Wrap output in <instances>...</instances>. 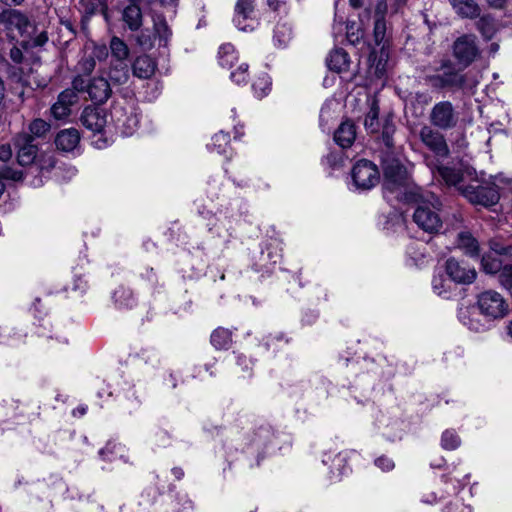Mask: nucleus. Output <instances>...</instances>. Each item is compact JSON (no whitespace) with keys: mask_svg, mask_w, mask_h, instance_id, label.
I'll use <instances>...</instances> for the list:
<instances>
[{"mask_svg":"<svg viewBox=\"0 0 512 512\" xmlns=\"http://www.w3.org/2000/svg\"><path fill=\"white\" fill-rule=\"evenodd\" d=\"M437 171L447 186L455 187L461 194L462 188H466L465 180H474L476 176V170L473 167L462 163L458 168L439 165Z\"/></svg>","mask_w":512,"mask_h":512,"instance_id":"nucleus-10","label":"nucleus"},{"mask_svg":"<svg viewBox=\"0 0 512 512\" xmlns=\"http://www.w3.org/2000/svg\"><path fill=\"white\" fill-rule=\"evenodd\" d=\"M163 6H176L177 0H159Z\"/></svg>","mask_w":512,"mask_h":512,"instance_id":"nucleus-57","label":"nucleus"},{"mask_svg":"<svg viewBox=\"0 0 512 512\" xmlns=\"http://www.w3.org/2000/svg\"><path fill=\"white\" fill-rule=\"evenodd\" d=\"M476 22L477 30L485 39H492L496 32L495 19L491 15L479 16Z\"/></svg>","mask_w":512,"mask_h":512,"instance_id":"nucleus-31","label":"nucleus"},{"mask_svg":"<svg viewBox=\"0 0 512 512\" xmlns=\"http://www.w3.org/2000/svg\"><path fill=\"white\" fill-rule=\"evenodd\" d=\"M71 113V109L65 107L60 102L56 101L51 107V114L55 119L61 120Z\"/></svg>","mask_w":512,"mask_h":512,"instance_id":"nucleus-44","label":"nucleus"},{"mask_svg":"<svg viewBox=\"0 0 512 512\" xmlns=\"http://www.w3.org/2000/svg\"><path fill=\"white\" fill-rule=\"evenodd\" d=\"M477 305L481 314L488 319L502 318L508 312V304L503 296L493 290L479 294Z\"/></svg>","mask_w":512,"mask_h":512,"instance_id":"nucleus-8","label":"nucleus"},{"mask_svg":"<svg viewBox=\"0 0 512 512\" xmlns=\"http://www.w3.org/2000/svg\"><path fill=\"white\" fill-rule=\"evenodd\" d=\"M462 195L470 203L486 208L496 205L500 199L498 186L494 183L468 184L462 188Z\"/></svg>","mask_w":512,"mask_h":512,"instance_id":"nucleus-7","label":"nucleus"},{"mask_svg":"<svg viewBox=\"0 0 512 512\" xmlns=\"http://www.w3.org/2000/svg\"><path fill=\"white\" fill-rule=\"evenodd\" d=\"M173 474L178 478L180 479L182 476H183V471L181 468H174L173 470Z\"/></svg>","mask_w":512,"mask_h":512,"instance_id":"nucleus-59","label":"nucleus"},{"mask_svg":"<svg viewBox=\"0 0 512 512\" xmlns=\"http://www.w3.org/2000/svg\"><path fill=\"white\" fill-rule=\"evenodd\" d=\"M39 159L36 162L34 168V174L37 177L44 171H50L55 166V160L51 155H39Z\"/></svg>","mask_w":512,"mask_h":512,"instance_id":"nucleus-36","label":"nucleus"},{"mask_svg":"<svg viewBox=\"0 0 512 512\" xmlns=\"http://www.w3.org/2000/svg\"><path fill=\"white\" fill-rule=\"evenodd\" d=\"M395 131H396L395 124L393 123V121L391 119L387 118L383 123L382 133H381L382 141L386 147L385 152H394L395 143H394L393 136L395 134Z\"/></svg>","mask_w":512,"mask_h":512,"instance_id":"nucleus-32","label":"nucleus"},{"mask_svg":"<svg viewBox=\"0 0 512 512\" xmlns=\"http://www.w3.org/2000/svg\"><path fill=\"white\" fill-rule=\"evenodd\" d=\"M13 144L17 148V162L27 167L26 175H34V168L38 155V145L33 142V136L27 133H18L13 138Z\"/></svg>","mask_w":512,"mask_h":512,"instance_id":"nucleus-6","label":"nucleus"},{"mask_svg":"<svg viewBox=\"0 0 512 512\" xmlns=\"http://www.w3.org/2000/svg\"><path fill=\"white\" fill-rule=\"evenodd\" d=\"M445 284L446 281L442 275L434 276L432 280V288L437 295L441 296L444 292H446Z\"/></svg>","mask_w":512,"mask_h":512,"instance_id":"nucleus-48","label":"nucleus"},{"mask_svg":"<svg viewBox=\"0 0 512 512\" xmlns=\"http://www.w3.org/2000/svg\"><path fill=\"white\" fill-rule=\"evenodd\" d=\"M387 13V3L385 0H377L374 6V29L373 36L377 45L384 42L386 37V21L385 15Z\"/></svg>","mask_w":512,"mask_h":512,"instance_id":"nucleus-16","label":"nucleus"},{"mask_svg":"<svg viewBox=\"0 0 512 512\" xmlns=\"http://www.w3.org/2000/svg\"><path fill=\"white\" fill-rule=\"evenodd\" d=\"M508 333L512 337V321L508 325Z\"/></svg>","mask_w":512,"mask_h":512,"instance_id":"nucleus-62","label":"nucleus"},{"mask_svg":"<svg viewBox=\"0 0 512 512\" xmlns=\"http://www.w3.org/2000/svg\"><path fill=\"white\" fill-rule=\"evenodd\" d=\"M9 56H10V59L16 64L22 63L23 59H24L22 49L17 46H13L10 49Z\"/></svg>","mask_w":512,"mask_h":512,"instance_id":"nucleus-51","label":"nucleus"},{"mask_svg":"<svg viewBox=\"0 0 512 512\" xmlns=\"http://www.w3.org/2000/svg\"><path fill=\"white\" fill-rule=\"evenodd\" d=\"M354 185L361 190H369L380 179L377 166L370 160L361 159L355 163L351 171Z\"/></svg>","mask_w":512,"mask_h":512,"instance_id":"nucleus-9","label":"nucleus"},{"mask_svg":"<svg viewBox=\"0 0 512 512\" xmlns=\"http://www.w3.org/2000/svg\"><path fill=\"white\" fill-rule=\"evenodd\" d=\"M154 32L160 39L167 40L169 35V27L164 18L154 21Z\"/></svg>","mask_w":512,"mask_h":512,"instance_id":"nucleus-42","label":"nucleus"},{"mask_svg":"<svg viewBox=\"0 0 512 512\" xmlns=\"http://www.w3.org/2000/svg\"><path fill=\"white\" fill-rule=\"evenodd\" d=\"M498 281L504 288L512 290V265H504L498 275Z\"/></svg>","mask_w":512,"mask_h":512,"instance_id":"nucleus-41","label":"nucleus"},{"mask_svg":"<svg viewBox=\"0 0 512 512\" xmlns=\"http://www.w3.org/2000/svg\"><path fill=\"white\" fill-rule=\"evenodd\" d=\"M95 65H96V61L92 56L82 58L78 64L79 70L86 75H89L92 73V71L95 68Z\"/></svg>","mask_w":512,"mask_h":512,"instance_id":"nucleus-47","label":"nucleus"},{"mask_svg":"<svg viewBox=\"0 0 512 512\" xmlns=\"http://www.w3.org/2000/svg\"><path fill=\"white\" fill-rule=\"evenodd\" d=\"M110 81L116 85H123L129 80V67L126 61H111L108 71Z\"/></svg>","mask_w":512,"mask_h":512,"instance_id":"nucleus-23","label":"nucleus"},{"mask_svg":"<svg viewBox=\"0 0 512 512\" xmlns=\"http://www.w3.org/2000/svg\"><path fill=\"white\" fill-rule=\"evenodd\" d=\"M488 6L492 9L503 10L507 5V0H486Z\"/></svg>","mask_w":512,"mask_h":512,"instance_id":"nucleus-54","label":"nucleus"},{"mask_svg":"<svg viewBox=\"0 0 512 512\" xmlns=\"http://www.w3.org/2000/svg\"><path fill=\"white\" fill-rule=\"evenodd\" d=\"M445 270L450 279L458 284H471L477 276L475 268L455 258L447 259Z\"/></svg>","mask_w":512,"mask_h":512,"instance_id":"nucleus-13","label":"nucleus"},{"mask_svg":"<svg viewBox=\"0 0 512 512\" xmlns=\"http://www.w3.org/2000/svg\"><path fill=\"white\" fill-rule=\"evenodd\" d=\"M41 183H42V180H41V179H39V180L37 181V183H35V185H40Z\"/></svg>","mask_w":512,"mask_h":512,"instance_id":"nucleus-64","label":"nucleus"},{"mask_svg":"<svg viewBox=\"0 0 512 512\" xmlns=\"http://www.w3.org/2000/svg\"><path fill=\"white\" fill-rule=\"evenodd\" d=\"M453 56L463 67L471 65L480 55L477 37L473 34H464L453 43Z\"/></svg>","mask_w":512,"mask_h":512,"instance_id":"nucleus-11","label":"nucleus"},{"mask_svg":"<svg viewBox=\"0 0 512 512\" xmlns=\"http://www.w3.org/2000/svg\"><path fill=\"white\" fill-rule=\"evenodd\" d=\"M248 64L241 63L236 70H233L230 74V78L237 84L245 83L248 79Z\"/></svg>","mask_w":512,"mask_h":512,"instance_id":"nucleus-40","label":"nucleus"},{"mask_svg":"<svg viewBox=\"0 0 512 512\" xmlns=\"http://www.w3.org/2000/svg\"><path fill=\"white\" fill-rule=\"evenodd\" d=\"M455 13L461 18L476 19L481 15V8L475 0H448Z\"/></svg>","mask_w":512,"mask_h":512,"instance_id":"nucleus-19","label":"nucleus"},{"mask_svg":"<svg viewBox=\"0 0 512 512\" xmlns=\"http://www.w3.org/2000/svg\"><path fill=\"white\" fill-rule=\"evenodd\" d=\"M363 36L364 32L360 27H357L356 30L354 31V24H352L351 26H347V40L352 45H357L363 38Z\"/></svg>","mask_w":512,"mask_h":512,"instance_id":"nucleus-43","label":"nucleus"},{"mask_svg":"<svg viewBox=\"0 0 512 512\" xmlns=\"http://www.w3.org/2000/svg\"><path fill=\"white\" fill-rule=\"evenodd\" d=\"M441 131L431 125H424L419 131V138L435 156L447 158L450 155V149Z\"/></svg>","mask_w":512,"mask_h":512,"instance_id":"nucleus-12","label":"nucleus"},{"mask_svg":"<svg viewBox=\"0 0 512 512\" xmlns=\"http://www.w3.org/2000/svg\"><path fill=\"white\" fill-rule=\"evenodd\" d=\"M80 141L79 131L75 128L61 130L55 138V145L57 149L70 152L73 151Z\"/></svg>","mask_w":512,"mask_h":512,"instance_id":"nucleus-20","label":"nucleus"},{"mask_svg":"<svg viewBox=\"0 0 512 512\" xmlns=\"http://www.w3.org/2000/svg\"><path fill=\"white\" fill-rule=\"evenodd\" d=\"M435 73L427 74L425 82L435 90L459 91L466 86V75L456 69L455 64L447 58L441 59Z\"/></svg>","mask_w":512,"mask_h":512,"instance_id":"nucleus-3","label":"nucleus"},{"mask_svg":"<svg viewBox=\"0 0 512 512\" xmlns=\"http://www.w3.org/2000/svg\"><path fill=\"white\" fill-rule=\"evenodd\" d=\"M111 51V61H126L129 57L130 50L128 45L119 37L114 36L109 43Z\"/></svg>","mask_w":512,"mask_h":512,"instance_id":"nucleus-26","label":"nucleus"},{"mask_svg":"<svg viewBox=\"0 0 512 512\" xmlns=\"http://www.w3.org/2000/svg\"><path fill=\"white\" fill-rule=\"evenodd\" d=\"M407 0H397L399 4H404Z\"/></svg>","mask_w":512,"mask_h":512,"instance_id":"nucleus-63","label":"nucleus"},{"mask_svg":"<svg viewBox=\"0 0 512 512\" xmlns=\"http://www.w3.org/2000/svg\"><path fill=\"white\" fill-rule=\"evenodd\" d=\"M349 63V55L342 48L333 50L327 58L328 68L338 73L346 71L349 68Z\"/></svg>","mask_w":512,"mask_h":512,"instance_id":"nucleus-24","label":"nucleus"},{"mask_svg":"<svg viewBox=\"0 0 512 512\" xmlns=\"http://www.w3.org/2000/svg\"><path fill=\"white\" fill-rule=\"evenodd\" d=\"M51 125L41 118L34 119L28 125V131H22L21 133H27L33 136V142L37 138H45L50 131Z\"/></svg>","mask_w":512,"mask_h":512,"instance_id":"nucleus-30","label":"nucleus"},{"mask_svg":"<svg viewBox=\"0 0 512 512\" xmlns=\"http://www.w3.org/2000/svg\"><path fill=\"white\" fill-rule=\"evenodd\" d=\"M349 4L354 9H363L359 13V21L362 26L367 25L370 22L372 11L374 12V6L369 0H349Z\"/></svg>","mask_w":512,"mask_h":512,"instance_id":"nucleus-29","label":"nucleus"},{"mask_svg":"<svg viewBox=\"0 0 512 512\" xmlns=\"http://www.w3.org/2000/svg\"><path fill=\"white\" fill-rule=\"evenodd\" d=\"M131 69L133 76L146 80L155 74L157 63L149 55H140L132 62Z\"/></svg>","mask_w":512,"mask_h":512,"instance_id":"nucleus-17","label":"nucleus"},{"mask_svg":"<svg viewBox=\"0 0 512 512\" xmlns=\"http://www.w3.org/2000/svg\"><path fill=\"white\" fill-rule=\"evenodd\" d=\"M375 464L384 471H389L394 468V462L384 456H381L375 460Z\"/></svg>","mask_w":512,"mask_h":512,"instance_id":"nucleus-50","label":"nucleus"},{"mask_svg":"<svg viewBox=\"0 0 512 512\" xmlns=\"http://www.w3.org/2000/svg\"><path fill=\"white\" fill-rule=\"evenodd\" d=\"M12 157V150L9 144L0 145V160L2 162H7Z\"/></svg>","mask_w":512,"mask_h":512,"instance_id":"nucleus-53","label":"nucleus"},{"mask_svg":"<svg viewBox=\"0 0 512 512\" xmlns=\"http://www.w3.org/2000/svg\"><path fill=\"white\" fill-rule=\"evenodd\" d=\"M469 327H470V329L475 330V331H479L480 330V327L473 323V319H470Z\"/></svg>","mask_w":512,"mask_h":512,"instance_id":"nucleus-61","label":"nucleus"},{"mask_svg":"<svg viewBox=\"0 0 512 512\" xmlns=\"http://www.w3.org/2000/svg\"><path fill=\"white\" fill-rule=\"evenodd\" d=\"M489 247L495 255L503 257L504 260L512 261V244L506 245L498 239H491Z\"/></svg>","mask_w":512,"mask_h":512,"instance_id":"nucleus-35","label":"nucleus"},{"mask_svg":"<svg viewBox=\"0 0 512 512\" xmlns=\"http://www.w3.org/2000/svg\"><path fill=\"white\" fill-rule=\"evenodd\" d=\"M232 341L231 332L225 328H217L211 334V343L217 349H226Z\"/></svg>","mask_w":512,"mask_h":512,"instance_id":"nucleus-33","label":"nucleus"},{"mask_svg":"<svg viewBox=\"0 0 512 512\" xmlns=\"http://www.w3.org/2000/svg\"><path fill=\"white\" fill-rule=\"evenodd\" d=\"M0 24L7 32L17 30L21 37L27 38L20 43L22 49L42 47L48 41L47 32L38 33L36 25L20 10L9 8L0 12Z\"/></svg>","mask_w":512,"mask_h":512,"instance_id":"nucleus-1","label":"nucleus"},{"mask_svg":"<svg viewBox=\"0 0 512 512\" xmlns=\"http://www.w3.org/2000/svg\"><path fill=\"white\" fill-rule=\"evenodd\" d=\"M364 127L370 133H376L379 130V105L376 99L370 104V109L364 118Z\"/></svg>","mask_w":512,"mask_h":512,"instance_id":"nucleus-27","label":"nucleus"},{"mask_svg":"<svg viewBox=\"0 0 512 512\" xmlns=\"http://www.w3.org/2000/svg\"><path fill=\"white\" fill-rule=\"evenodd\" d=\"M267 3H268V5H269L273 10H277V9H278V6H279V1H278V0H267Z\"/></svg>","mask_w":512,"mask_h":512,"instance_id":"nucleus-58","label":"nucleus"},{"mask_svg":"<svg viewBox=\"0 0 512 512\" xmlns=\"http://www.w3.org/2000/svg\"><path fill=\"white\" fill-rule=\"evenodd\" d=\"M1 3H3L6 6H19L21 5L24 0H0Z\"/></svg>","mask_w":512,"mask_h":512,"instance_id":"nucleus-55","label":"nucleus"},{"mask_svg":"<svg viewBox=\"0 0 512 512\" xmlns=\"http://www.w3.org/2000/svg\"><path fill=\"white\" fill-rule=\"evenodd\" d=\"M88 95L90 100L97 105H102L112 95L109 81L102 77H94L88 81Z\"/></svg>","mask_w":512,"mask_h":512,"instance_id":"nucleus-15","label":"nucleus"},{"mask_svg":"<svg viewBox=\"0 0 512 512\" xmlns=\"http://www.w3.org/2000/svg\"><path fill=\"white\" fill-rule=\"evenodd\" d=\"M254 13V1L253 0H238L235 5V16L233 22L239 30L247 31L253 27L250 24H243V22L252 19Z\"/></svg>","mask_w":512,"mask_h":512,"instance_id":"nucleus-18","label":"nucleus"},{"mask_svg":"<svg viewBox=\"0 0 512 512\" xmlns=\"http://www.w3.org/2000/svg\"><path fill=\"white\" fill-rule=\"evenodd\" d=\"M76 93L84 92L88 93V82L81 76H76L72 81V88Z\"/></svg>","mask_w":512,"mask_h":512,"instance_id":"nucleus-49","label":"nucleus"},{"mask_svg":"<svg viewBox=\"0 0 512 512\" xmlns=\"http://www.w3.org/2000/svg\"><path fill=\"white\" fill-rule=\"evenodd\" d=\"M122 21L130 31H138L143 25V13L140 6L127 5L122 10Z\"/></svg>","mask_w":512,"mask_h":512,"instance_id":"nucleus-21","label":"nucleus"},{"mask_svg":"<svg viewBox=\"0 0 512 512\" xmlns=\"http://www.w3.org/2000/svg\"><path fill=\"white\" fill-rule=\"evenodd\" d=\"M356 138L355 126L350 121H345L340 124L334 133L335 142L342 148L350 147Z\"/></svg>","mask_w":512,"mask_h":512,"instance_id":"nucleus-22","label":"nucleus"},{"mask_svg":"<svg viewBox=\"0 0 512 512\" xmlns=\"http://www.w3.org/2000/svg\"><path fill=\"white\" fill-rule=\"evenodd\" d=\"M128 5L140 6L142 3L150 5L153 0H127Z\"/></svg>","mask_w":512,"mask_h":512,"instance_id":"nucleus-56","label":"nucleus"},{"mask_svg":"<svg viewBox=\"0 0 512 512\" xmlns=\"http://www.w3.org/2000/svg\"><path fill=\"white\" fill-rule=\"evenodd\" d=\"M57 101L71 109V107L77 103L78 95L73 89H65L58 95Z\"/></svg>","mask_w":512,"mask_h":512,"instance_id":"nucleus-39","label":"nucleus"},{"mask_svg":"<svg viewBox=\"0 0 512 512\" xmlns=\"http://www.w3.org/2000/svg\"><path fill=\"white\" fill-rule=\"evenodd\" d=\"M95 9H96V8H95V4H94L93 2H91V3L87 6L86 11H87V13H89V14H93V13L95 12Z\"/></svg>","mask_w":512,"mask_h":512,"instance_id":"nucleus-60","label":"nucleus"},{"mask_svg":"<svg viewBox=\"0 0 512 512\" xmlns=\"http://www.w3.org/2000/svg\"><path fill=\"white\" fill-rule=\"evenodd\" d=\"M219 63L223 68L232 69L237 61L235 48L232 44L226 43L219 48Z\"/></svg>","mask_w":512,"mask_h":512,"instance_id":"nucleus-28","label":"nucleus"},{"mask_svg":"<svg viewBox=\"0 0 512 512\" xmlns=\"http://www.w3.org/2000/svg\"><path fill=\"white\" fill-rule=\"evenodd\" d=\"M441 443H442V447L444 449L454 450L460 445L461 440H460L459 436L454 431L446 430L442 434Z\"/></svg>","mask_w":512,"mask_h":512,"instance_id":"nucleus-37","label":"nucleus"},{"mask_svg":"<svg viewBox=\"0 0 512 512\" xmlns=\"http://www.w3.org/2000/svg\"><path fill=\"white\" fill-rule=\"evenodd\" d=\"M136 42L143 50H150L154 46L153 37L144 31L137 36Z\"/></svg>","mask_w":512,"mask_h":512,"instance_id":"nucleus-45","label":"nucleus"},{"mask_svg":"<svg viewBox=\"0 0 512 512\" xmlns=\"http://www.w3.org/2000/svg\"><path fill=\"white\" fill-rule=\"evenodd\" d=\"M457 244L464 253L470 257H478L480 253L479 243L470 232H460L457 236Z\"/></svg>","mask_w":512,"mask_h":512,"instance_id":"nucleus-25","label":"nucleus"},{"mask_svg":"<svg viewBox=\"0 0 512 512\" xmlns=\"http://www.w3.org/2000/svg\"><path fill=\"white\" fill-rule=\"evenodd\" d=\"M26 174V171L14 169L12 167H3L0 169V177L1 181L5 180H11L14 182L22 181L24 179V175Z\"/></svg>","mask_w":512,"mask_h":512,"instance_id":"nucleus-38","label":"nucleus"},{"mask_svg":"<svg viewBox=\"0 0 512 512\" xmlns=\"http://www.w3.org/2000/svg\"><path fill=\"white\" fill-rule=\"evenodd\" d=\"M496 256L497 255H495L493 252L483 255V257L481 259V264H482L483 270L486 273L499 275L500 271L503 269V267H504V265L502 263L503 261L501 259L497 258Z\"/></svg>","mask_w":512,"mask_h":512,"instance_id":"nucleus-34","label":"nucleus"},{"mask_svg":"<svg viewBox=\"0 0 512 512\" xmlns=\"http://www.w3.org/2000/svg\"><path fill=\"white\" fill-rule=\"evenodd\" d=\"M213 140V145L214 146H218V152L219 153H222V152H225V148L226 146L228 145L229 141H230V137L228 134L226 133H223V132H219L217 134H215L212 138Z\"/></svg>","mask_w":512,"mask_h":512,"instance_id":"nucleus-46","label":"nucleus"},{"mask_svg":"<svg viewBox=\"0 0 512 512\" xmlns=\"http://www.w3.org/2000/svg\"><path fill=\"white\" fill-rule=\"evenodd\" d=\"M413 198L418 202L413 213L414 223L424 232L436 234L442 228V219L439 215L443 204L440 198L432 193L421 194L412 192Z\"/></svg>","mask_w":512,"mask_h":512,"instance_id":"nucleus-2","label":"nucleus"},{"mask_svg":"<svg viewBox=\"0 0 512 512\" xmlns=\"http://www.w3.org/2000/svg\"><path fill=\"white\" fill-rule=\"evenodd\" d=\"M253 89L257 92L258 90H260V93L258 94L259 96H262V95H265L266 94V90L269 89V82L267 80V78H262L259 80V82H255L253 83Z\"/></svg>","mask_w":512,"mask_h":512,"instance_id":"nucleus-52","label":"nucleus"},{"mask_svg":"<svg viewBox=\"0 0 512 512\" xmlns=\"http://www.w3.org/2000/svg\"><path fill=\"white\" fill-rule=\"evenodd\" d=\"M81 124L93 133H101L106 125V113L103 109L87 106L84 108L81 117Z\"/></svg>","mask_w":512,"mask_h":512,"instance_id":"nucleus-14","label":"nucleus"},{"mask_svg":"<svg viewBox=\"0 0 512 512\" xmlns=\"http://www.w3.org/2000/svg\"><path fill=\"white\" fill-rule=\"evenodd\" d=\"M429 123L442 131L455 129L460 121V112L449 100H442L433 105L429 112Z\"/></svg>","mask_w":512,"mask_h":512,"instance_id":"nucleus-5","label":"nucleus"},{"mask_svg":"<svg viewBox=\"0 0 512 512\" xmlns=\"http://www.w3.org/2000/svg\"><path fill=\"white\" fill-rule=\"evenodd\" d=\"M381 166L385 192L394 193L409 185L410 178L407 169L394 152H383Z\"/></svg>","mask_w":512,"mask_h":512,"instance_id":"nucleus-4","label":"nucleus"}]
</instances>
